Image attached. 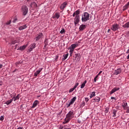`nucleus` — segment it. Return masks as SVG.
I'll return each instance as SVG.
<instances>
[{
    "mask_svg": "<svg viewBox=\"0 0 129 129\" xmlns=\"http://www.w3.org/2000/svg\"><path fill=\"white\" fill-rule=\"evenodd\" d=\"M119 29V25L115 23L112 25V27L111 28V29L112 31H114V32H115V31H117Z\"/></svg>",
    "mask_w": 129,
    "mask_h": 129,
    "instance_id": "obj_1",
    "label": "nucleus"
},
{
    "mask_svg": "<svg viewBox=\"0 0 129 129\" xmlns=\"http://www.w3.org/2000/svg\"><path fill=\"white\" fill-rule=\"evenodd\" d=\"M22 12L23 16H26L28 13V7L26 6H23L22 8Z\"/></svg>",
    "mask_w": 129,
    "mask_h": 129,
    "instance_id": "obj_2",
    "label": "nucleus"
},
{
    "mask_svg": "<svg viewBox=\"0 0 129 129\" xmlns=\"http://www.w3.org/2000/svg\"><path fill=\"white\" fill-rule=\"evenodd\" d=\"M36 44L35 43H33L31 44L29 46V49L28 50L29 52H32L33 51V49H35L36 48Z\"/></svg>",
    "mask_w": 129,
    "mask_h": 129,
    "instance_id": "obj_3",
    "label": "nucleus"
},
{
    "mask_svg": "<svg viewBox=\"0 0 129 129\" xmlns=\"http://www.w3.org/2000/svg\"><path fill=\"white\" fill-rule=\"evenodd\" d=\"M76 99H77V97H74L72 99L71 101L70 102V103L69 104H67V107H70L71 105H72V104H73L74 103V102L75 101V100H76Z\"/></svg>",
    "mask_w": 129,
    "mask_h": 129,
    "instance_id": "obj_4",
    "label": "nucleus"
},
{
    "mask_svg": "<svg viewBox=\"0 0 129 129\" xmlns=\"http://www.w3.org/2000/svg\"><path fill=\"white\" fill-rule=\"evenodd\" d=\"M42 37H43V34L42 33H39L37 35V36L35 38V41L36 42L39 41V40H40V39H41Z\"/></svg>",
    "mask_w": 129,
    "mask_h": 129,
    "instance_id": "obj_5",
    "label": "nucleus"
},
{
    "mask_svg": "<svg viewBox=\"0 0 129 129\" xmlns=\"http://www.w3.org/2000/svg\"><path fill=\"white\" fill-rule=\"evenodd\" d=\"M118 90H119V88H117V87L114 88L110 92V95H111V94H113V93H114V92H116V91H118Z\"/></svg>",
    "mask_w": 129,
    "mask_h": 129,
    "instance_id": "obj_6",
    "label": "nucleus"
},
{
    "mask_svg": "<svg viewBox=\"0 0 129 129\" xmlns=\"http://www.w3.org/2000/svg\"><path fill=\"white\" fill-rule=\"evenodd\" d=\"M71 120V118H70L69 117L66 116V118L64 119V121L62 122L63 124H65L66 123H68L69 121Z\"/></svg>",
    "mask_w": 129,
    "mask_h": 129,
    "instance_id": "obj_7",
    "label": "nucleus"
},
{
    "mask_svg": "<svg viewBox=\"0 0 129 129\" xmlns=\"http://www.w3.org/2000/svg\"><path fill=\"white\" fill-rule=\"evenodd\" d=\"M42 70H43V68H40L38 70L36 71V72L34 73V76H38V75L41 73Z\"/></svg>",
    "mask_w": 129,
    "mask_h": 129,
    "instance_id": "obj_8",
    "label": "nucleus"
},
{
    "mask_svg": "<svg viewBox=\"0 0 129 129\" xmlns=\"http://www.w3.org/2000/svg\"><path fill=\"white\" fill-rule=\"evenodd\" d=\"M66 116H68V117H70L71 119H72V117H73V111H70L69 112Z\"/></svg>",
    "mask_w": 129,
    "mask_h": 129,
    "instance_id": "obj_9",
    "label": "nucleus"
},
{
    "mask_svg": "<svg viewBox=\"0 0 129 129\" xmlns=\"http://www.w3.org/2000/svg\"><path fill=\"white\" fill-rule=\"evenodd\" d=\"M66 6H67V2H64L60 7V10H64L66 8Z\"/></svg>",
    "mask_w": 129,
    "mask_h": 129,
    "instance_id": "obj_10",
    "label": "nucleus"
},
{
    "mask_svg": "<svg viewBox=\"0 0 129 129\" xmlns=\"http://www.w3.org/2000/svg\"><path fill=\"white\" fill-rule=\"evenodd\" d=\"M80 20V18H79V17H75L74 19V23H75V26H76V25H77L79 23Z\"/></svg>",
    "mask_w": 129,
    "mask_h": 129,
    "instance_id": "obj_11",
    "label": "nucleus"
},
{
    "mask_svg": "<svg viewBox=\"0 0 129 129\" xmlns=\"http://www.w3.org/2000/svg\"><path fill=\"white\" fill-rule=\"evenodd\" d=\"M121 72V69H118L116 70H115L114 72V74L115 75H118V74H120Z\"/></svg>",
    "mask_w": 129,
    "mask_h": 129,
    "instance_id": "obj_12",
    "label": "nucleus"
},
{
    "mask_svg": "<svg viewBox=\"0 0 129 129\" xmlns=\"http://www.w3.org/2000/svg\"><path fill=\"white\" fill-rule=\"evenodd\" d=\"M128 8H129V2L126 5H125V6L123 7L122 11L124 12V11L127 10V9Z\"/></svg>",
    "mask_w": 129,
    "mask_h": 129,
    "instance_id": "obj_13",
    "label": "nucleus"
},
{
    "mask_svg": "<svg viewBox=\"0 0 129 129\" xmlns=\"http://www.w3.org/2000/svg\"><path fill=\"white\" fill-rule=\"evenodd\" d=\"M38 104H39V101L35 100L33 102V105L32 106V108H35V107H36V106H37V105H38Z\"/></svg>",
    "mask_w": 129,
    "mask_h": 129,
    "instance_id": "obj_14",
    "label": "nucleus"
},
{
    "mask_svg": "<svg viewBox=\"0 0 129 129\" xmlns=\"http://www.w3.org/2000/svg\"><path fill=\"white\" fill-rule=\"evenodd\" d=\"M90 19H89V17H82V22H87V21H89Z\"/></svg>",
    "mask_w": 129,
    "mask_h": 129,
    "instance_id": "obj_15",
    "label": "nucleus"
},
{
    "mask_svg": "<svg viewBox=\"0 0 129 129\" xmlns=\"http://www.w3.org/2000/svg\"><path fill=\"white\" fill-rule=\"evenodd\" d=\"M86 28V25L84 24L81 25L79 27L80 31H83V30H85Z\"/></svg>",
    "mask_w": 129,
    "mask_h": 129,
    "instance_id": "obj_16",
    "label": "nucleus"
},
{
    "mask_svg": "<svg viewBox=\"0 0 129 129\" xmlns=\"http://www.w3.org/2000/svg\"><path fill=\"white\" fill-rule=\"evenodd\" d=\"M122 106L124 108V109H126V106H127V103H126L125 101H123Z\"/></svg>",
    "mask_w": 129,
    "mask_h": 129,
    "instance_id": "obj_17",
    "label": "nucleus"
},
{
    "mask_svg": "<svg viewBox=\"0 0 129 129\" xmlns=\"http://www.w3.org/2000/svg\"><path fill=\"white\" fill-rule=\"evenodd\" d=\"M25 29H27V25L25 24L23 26H21L19 28V31H22V30H25Z\"/></svg>",
    "mask_w": 129,
    "mask_h": 129,
    "instance_id": "obj_18",
    "label": "nucleus"
},
{
    "mask_svg": "<svg viewBox=\"0 0 129 129\" xmlns=\"http://www.w3.org/2000/svg\"><path fill=\"white\" fill-rule=\"evenodd\" d=\"M12 99L14 100V101H16V100H19V99H20V95H18L16 97L15 96L13 97Z\"/></svg>",
    "mask_w": 129,
    "mask_h": 129,
    "instance_id": "obj_19",
    "label": "nucleus"
},
{
    "mask_svg": "<svg viewBox=\"0 0 129 129\" xmlns=\"http://www.w3.org/2000/svg\"><path fill=\"white\" fill-rule=\"evenodd\" d=\"M87 83V81L85 80L81 85V88L82 89L83 88H84L85 87V84Z\"/></svg>",
    "mask_w": 129,
    "mask_h": 129,
    "instance_id": "obj_20",
    "label": "nucleus"
},
{
    "mask_svg": "<svg viewBox=\"0 0 129 129\" xmlns=\"http://www.w3.org/2000/svg\"><path fill=\"white\" fill-rule=\"evenodd\" d=\"M80 14V11L79 10H77L73 15V17H75V16H78Z\"/></svg>",
    "mask_w": 129,
    "mask_h": 129,
    "instance_id": "obj_21",
    "label": "nucleus"
},
{
    "mask_svg": "<svg viewBox=\"0 0 129 129\" xmlns=\"http://www.w3.org/2000/svg\"><path fill=\"white\" fill-rule=\"evenodd\" d=\"M77 46H78V44H72L71 46V49H73L74 50V49H75V48H76V47H77Z\"/></svg>",
    "mask_w": 129,
    "mask_h": 129,
    "instance_id": "obj_22",
    "label": "nucleus"
},
{
    "mask_svg": "<svg viewBox=\"0 0 129 129\" xmlns=\"http://www.w3.org/2000/svg\"><path fill=\"white\" fill-rule=\"evenodd\" d=\"M123 28L127 29L129 28V22H126L124 25L122 26Z\"/></svg>",
    "mask_w": 129,
    "mask_h": 129,
    "instance_id": "obj_23",
    "label": "nucleus"
},
{
    "mask_svg": "<svg viewBox=\"0 0 129 129\" xmlns=\"http://www.w3.org/2000/svg\"><path fill=\"white\" fill-rule=\"evenodd\" d=\"M13 99H11L9 100H8L6 103L5 104H7V105H9L10 103H12V102H13Z\"/></svg>",
    "mask_w": 129,
    "mask_h": 129,
    "instance_id": "obj_24",
    "label": "nucleus"
},
{
    "mask_svg": "<svg viewBox=\"0 0 129 129\" xmlns=\"http://www.w3.org/2000/svg\"><path fill=\"white\" fill-rule=\"evenodd\" d=\"M95 95H96L95 92H92L90 95V98H92V97H95Z\"/></svg>",
    "mask_w": 129,
    "mask_h": 129,
    "instance_id": "obj_25",
    "label": "nucleus"
},
{
    "mask_svg": "<svg viewBox=\"0 0 129 129\" xmlns=\"http://www.w3.org/2000/svg\"><path fill=\"white\" fill-rule=\"evenodd\" d=\"M94 100H95L96 102H99L100 101V98L99 97H96L94 98Z\"/></svg>",
    "mask_w": 129,
    "mask_h": 129,
    "instance_id": "obj_26",
    "label": "nucleus"
},
{
    "mask_svg": "<svg viewBox=\"0 0 129 129\" xmlns=\"http://www.w3.org/2000/svg\"><path fill=\"white\" fill-rule=\"evenodd\" d=\"M116 112H117V110H113V117H115V116H116Z\"/></svg>",
    "mask_w": 129,
    "mask_h": 129,
    "instance_id": "obj_27",
    "label": "nucleus"
},
{
    "mask_svg": "<svg viewBox=\"0 0 129 129\" xmlns=\"http://www.w3.org/2000/svg\"><path fill=\"white\" fill-rule=\"evenodd\" d=\"M27 48V45H23L20 47V50H25Z\"/></svg>",
    "mask_w": 129,
    "mask_h": 129,
    "instance_id": "obj_28",
    "label": "nucleus"
},
{
    "mask_svg": "<svg viewBox=\"0 0 129 129\" xmlns=\"http://www.w3.org/2000/svg\"><path fill=\"white\" fill-rule=\"evenodd\" d=\"M69 55V54L68 53H67L66 54H63V56L64 57L63 60H66L67 59V58L68 57Z\"/></svg>",
    "mask_w": 129,
    "mask_h": 129,
    "instance_id": "obj_29",
    "label": "nucleus"
},
{
    "mask_svg": "<svg viewBox=\"0 0 129 129\" xmlns=\"http://www.w3.org/2000/svg\"><path fill=\"white\" fill-rule=\"evenodd\" d=\"M84 17H89V14L87 12H85L83 15Z\"/></svg>",
    "mask_w": 129,
    "mask_h": 129,
    "instance_id": "obj_30",
    "label": "nucleus"
},
{
    "mask_svg": "<svg viewBox=\"0 0 129 129\" xmlns=\"http://www.w3.org/2000/svg\"><path fill=\"white\" fill-rule=\"evenodd\" d=\"M65 29L64 28H62L61 30L60 31V34H65Z\"/></svg>",
    "mask_w": 129,
    "mask_h": 129,
    "instance_id": "obj_31",
    "label": "nucleus"
},
{
    "mask_svg": "<svg viewBox=\"0 0 129 129\" xmlns=\"http://www.w3.org/2000/svg\"><path fill=\"white\" fill-rule=\"evenodd\" d=\"M78 85H79V83H76L74 87V88H75V89L77 87V86H78Z\"/></svg>",
    "mask_w": 129,
    "mask_h": 129,
    "instance_id": "obj_32",
    "label": "nucleus"
},
{
    "mask_svg": "<svg viewBox=\"0 0 129 129\" xmlns=\"http://www.w3.org/2000/svg\"><path fill=\"white\" fill-rule=\"evenodd\" d=\"M17 21H18V19L17 18L15 17L14 18V20L13 21V23H17Z\"/></svg>",
    "mask_w": 129,
    "mask_h": 129,
    "instance_id": "obj_33",
    "label": "nucleus"
},
{
    "mask_svg": "<svg viewBox=\"0 0 129 129\" xmlns=\"http://www.w3.org/2000/svg\"><path fill=\"white\" fill-rule=\"evenodd\" d=\"M75 89L74 88H73L69 90V92H70V93L73 92V91H74Z\"/></svg>",
    "mask_w": 129,
    "mask_h": 129,
    "instance_id": "obj_34",
    "label": "nucleus"
},
{
    "mask_svg": "<svg viewBox=\"0 0 129 129\" xmlns=\"http://www.w3.org/2000/svg\"><path fill=\"white\" fill-rule=\"evenodd\" d=\"M97 78H98V76L97 75L96 76L94 79V82H96V80H97L96 79H97Z\"/></svg>",
    "mask_w": 129,
    "mask_h": 129,
    "instance_id": "obj_35",
    "label": "nucleus"
},
{
    "mask_svg": "<svg viewBox=\"0 0 129 129\" xmlns=\"http://www.w3.org/2000/svg\"><path fill=\"white\" fill-rule=\"evenodd\" d=\"M16 43H17V40H15L14 41H12L11 43L12 45H15V44H16Z\"/></svg>",
    "mask_w": 129,
    "mask_h": 129,
    "instance_id": "obj_36",
    "label": "nucleus"
},
{
    "mask_svg": "<svg viewBox=\"0 0 129 129\" xmlns=\"http://www.w3.org/2000/svg\"><path fill=\"white\" fill-rule=\"evenodd\" d=\"M74 52V49L70 48V53H73Z\"/></svg>",
    "mask_w": 129,
    "mask_h": 129,
    "instance_id": "obj_37",
    "label": "nucleus"
},
{
    "mask_svg": "<svg viewBox=\"0 0 129 129\" xmlns=\"http://www.w3.org/2000/svg\"><path fill=\"white\" fill-rule=\"evenodd\" d=\"M108 112V108H106L105 113H107Z\"/></svg>",
    "mask_w": 129,
    "mask_h": 129,
    "instance_id": "obj_38",
    "label": "nucleus"
},
{
    "mask_svg": "<svg viewBox=\"0 0 129 129\" xmlns=\"http://www.w3.org/2000/svg\"><path fill=\"white\" fill-rule=\"evenodd\" d=\"M4 116H1V117H0V120L3 121V120H4Z\"/></svg>",
    "mask_w": 129,
    "mask_h": 129,
    "instance_id": "obj_39",
    "label": "nucleus"
},
{
    "mask_svg": "<svg viewBox=\"0 0 129 129\" xmlns=\"http://www.w3.org/2000/svg\"><path fill=\"white\" fill-rule=\"evenodd\" d=\"M85 101L86 102H88V101H89V99H88V98H85Z\"/></svg>",
    "mask_w": 129,
    "mask_h": 129,
    "instance_id": "obj_40",
    "label": "nucleus"
},
{
    "mask_svg": "<svg viewBox=\"0 0 129 129\" xmlns=\"http://www.w3.org/2000/svg\"><path fill=\"white\" fill-rule=\"evenodd\" d=\"M7 25H11V21H8L7 23H6Z\"/></svg>",
    "mask_w": 129,
    "mask_h": 129,
    "instance_id": "obj_41",
    "label": "nucleus"
},
{
    "mask_svg": "<svg viewBox=\"0 0 129 129\" xmlns=\"http://www.w3.org/2000/svg\"><path fill=\"white\" fill-rule=\"evenodd\" d=\"M111 99H114V100H116V98H115L114 97H111Z\"/></svg>",
    "mask_w": 129,
    "mask_h": 129,
    "instance_id": "obj_42",
    "label": "nucleus"
},
{
    "mask_svg": "<svg viewBox=\"0 0 129 129\" xmlns=\"http://www.w3.org/2000/svg\"><path fill=\"white\" fill-rule=\"evenodd\" d=\"M102 73V71H100L99 73L97 74V75L99 76V75H100Z\"/></svg>",
    "mask_w": 129,
    "mask_h": 129,
    "instance_id": "obj_43",
    "label": "nucleus"
},
{
    "mask_svg": "<svg viewBox=\"0 0 129 129\" xmlns=\"http://www.w3.org/2000/svg\"><path fill=\"white\" fill-rule=\"evenodd\" d=\"M19 64H20V62H16V66H18V65H19Z\"/></svg>",
    "mask_w": 129,
    "mask_h": 129,
    "instance_id": "obj_44",
    "label": "nucleus"
},
{
    "mask_svg": "<svg viewBox=\"0 0 129 129\" xmlns=\"http://www.w3.org/2000/svg\"><path fill=\"white\" fill-rule=\"evenodd\" d=\"M55 17H60V16H59L58 14L56 13V16Z\"/></svg>",
    "mask_w": 129,
    "mask_h": 129,
    "instance_id": "obj_45",
    "label": "nucleus"
},
{
    "mask_svg": "<svg viewBox=\"0 0 129 129\" xmlns=\"http://www.w3.org/2000/svg\"><path fill=\"white\" fill-rule=\"evenodd\" d=\"M93 103L96 102V101L94 100V99L92 100Z\"/></svg>",
    "mask_w": 129,
    "mask_h": 129,
    "instance_id": "obj_46",
    "label": "nucleus"
},
{
    "mask_svg": "<svg viewBox=\"0 0 129 129\" xmlns=\"http://www.w3.org/2000/svg\"><path fill=\"white\" fill-rule=\"evenodd\" d=\"M126 112H127V113H129V108H128L127 109Z\"/></svg>",
    "mask_w": 129,
    "mask_h": 129,
    "instance_id": "obj_47",
    "label": "nucleus"
},
{
    "mask_svg": "<svg viewBox=\"0 0 129 129\" xmlns=\"http://www.w3.org/2000/svg\"><path fill=\"white\" fill-rule=\"evenodd\" d=\"M128 53H129V49L126 52V54H128Z\"/></svg>",
    "mask_w": 129,
    "mask_h": 129,
    "instance_id": "obj_48",
    "label": "nucleus"
},
{
    "mask_svg": "<svg viewBox=\"0 0 129 129\" xmlns=\"http://www.w3.org/2000/svg\"><path fill=\"white\" fill-rule=\"evenodd\" d=\"M73 53V52H70V56H72Z\"/></svg>",
    "mask_w": 129,
    "mask_h": 129,
    "instance_id": "obj_49",
    "label": "nucleus"
},
{
    "mask_svg": "<svg viewBox=\"0 0 129 129\" xmlns=\"http://www.w3.org/2000/svg\"><path fill=\"white\" fill-rule=\"evenodd\" d=\"M3 68V64H0V69Z\"/></svg>",
    "mask_w": 129,
    "mask_h": 129,
    "instance_id": "obj_50",
    "label": "nucleus"
},
{
    "mask_svg": "<svg viewBox=\"0 0 129 129\" xmlns=\"http://www.w3.org/2000/svg\"><path fill=\"white\" fill-rule=\"evenodd\" d=\"M82 105H83V106H84V105H85V102H83Z\"/></svg>",
    "mask_w": 129,
    "mask_h": 129,
    "instance_id": "obj_51",
    "label": "nucleus"
},
{
    "mask_svg": "<svg viewBox=\"0 0 129 129\" xmlns=\"http://www.w3.org/2000/svg\"><path fill=\"white\" fill-rule=\"evenodd\" d=\"M13 95L14 96V97L16 96V93H13Z\"/></svg>",
    "mask_w": 129,
    "mask_h": 129,
    "instance_id": "obj_52",
    "label": "nucleus"
},
{
    "mask_svg": "<svg viewBox=\"0 0 129 129\" xmlns=\"http://www.w3.org/2000/svg\"><path fill=\"white\" fill-rule=\"evenodd\" d=\"M17 129H23V127H19Z\"/></svg>",
    "mask_w": 129,
    "mask_h": 129,
    "instance_id": "obj_53",
    "label": "nucleus"
},
{
    "mask_svg": "<svg viewBox=\"0 0 129 129\" xmlns=\"http://www.w3.org/2000/svg\"><path fill=\"white\" fill-rule=\"evenodd\" d=\"M0 85H3V82H0Z\"/></svg>",
    "mask_w": 129,
    "mask_h": 129,
    "instance_id": "obj_54",
    "label": "nucleus"
},
{
    "mask_svg": "<svg viewBox=\"0 0 129 129\" xmlns=\"http://www.w3.org/2000/svg\"><path fill=\"white\" fill-rule=\"evenodd\" d=\"M78 56V54L76 53V57H75V58H76Z\"/></svg>",
    "mask_w": 129,
    "mask_h": 129,
    "instance_id": "obj_55",
    "label": "nucleus"
},
{
    "mask_svg": "<svg viewBox=\"0 0 129 129\" xmlns=\"http://www.w3.org/2000/svg\"><path fill=\"white\" fill-rule=\"evenodd\" d=\"M127 59H129V54H128V55L127 56Z\"/></svg>",
    "mask_w": 129,
    "mask_h": 129,
    "instance_id": "obj_56",
    "label": "nucleus"
},
{
    "mask_svg": "<svg viewBox=\"0 0 129 129\" xmlns=\"http://www.w3.org/2000/svg\"><path fill=\"white\" fill-rule=\"evenodd\" d=\"M109 32H110V29L108 30V33H109Z\"/></svg>",
    "mask_w": 129,
    "mask_h": 129,
    "instance_id": "obj_57",
    "label": "nucleus"
},
{
    "mask_svg": "<svg viewBox=\"0 0 129 129\" xmlns=\"http://www.w3.org/2000/svg\"><path fill=\"white\" fill-rule=\"evenodd\" d=\"M16 71H17V70H14V71H13V72L15 73V72H16Z\"/></svg>",
    "mask_w": 129,
    "mask_h": 129,
    "instance_id": "obj_58",
    "label": "nucleus"
},
{
    "mask_svg": "<svg viewBox=\"0 0 129 129\" xmlns=\"http://www.w3.org/2000/svg\"><path fill=\"white\" fill-rule=\"evenodd\" d=\"M10 96H11V98L13 97V95L11 94V95H10Z\"/></svg>",
    "mask_w": 129,
    "mask_h": 129,
    "instance_id": "obj_59",
    "label": "nucleus"
},
{
    "mask_svg": "<svg viewBox=\"0 0 129 129\" xmlns=\"http://www.w3.org/2000/svg\"><path fill=\"white\" fill-rule=\"evenodd\" d=\"M64 129H71V128H65Z\"/></svg>",
    "mask_w": 129,
    "mask_h": 129,
    "instance_id": "obj_60",
    "label": "nucleus"
},
{
    "mask_svg": "<svg viewBox=\"0 0 129 129\" xmlns=\"http://www.w3.org/2000/svg\"><path fill=\"white\" fill-rule=\"evenodd\" d=\"M57 19H59V17H56Z\"/></svg>",
    "mask_w": 129,
    "mask_h": 129,
    "instance_id": "obj_61",
    "label": "nucleus"
},
{
    "mask_svg": "<svg viewBox=\"0 0 129 129\" xmlns=\"http://www.w3.org/2000/svg\"><path fill=\"white\" fill-rule=\"evenodd\" d=\"M29 1H31V0H28V2H29Z\"/></svg>",
    "mask_w": 129,
    "mask_h": 129,
    "instance_id": "obj_62",
    "label": "nucleus"
},
{
    "mask_svg": "<svg viewBox=\"0 0 129 129\" xmlns=\"http://www.w3.org/2000/svg\"><path fill=\"white\" fill-rule=\"evenodd\" d=\"M38 97H40V96H38Z\"/></svg>",
    "mask_w": 129,
    "mask_h": 129,
    "instance_id": "obj_63",
    "label": "nucleus"
}]
</instances>
